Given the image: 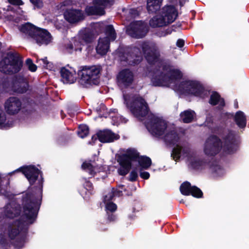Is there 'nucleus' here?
<instances>
[{"label": "nucleus", "mask_w": 249, "mask_h": 249, "mask_svg": "<svg viewBox=\"0 0 249 249\" xmlns=\"http://www.w3.org/2000/svg\"><path fill=\"white\" fill-rule=\"evenodd\" d=\"M180 191L183 195H192L196 197H200L202 195L201 191L196 186H191L188 182L183 183L180 187Z\"/></svg>", "instance_id": "nucleus-20"}, {"label": "nucleus", "mask_w": 249, "mask_h": 249, "mask_svg": "<svg viewBox=\"0 0 249 249\" xmlns=\"http://www.w3.org/2000/svg\"><path fill=\"white\" fill-rule=\"evenodd\" d=\"M83 14L79 10L68 9L64 13L66 20L71 23L77 22L83 19Z\"/></svg>", "instance_id": "nucleus-24"}, {"label": "nucleus", "mask_w": 249, "mask_h": 249, "mask_svg": "<svg viewBox=\"0 0 249 249\" xmlns=\"http://www.w3.org/2000/svg\"><path fill=\"white\" fill-rule=\"evenodd\" d=\"M36 62L39 63L40 65L47 69L52 70L53 68V64L48 61L46 57L40 59H37Z\"/></svg>", "instance_id": "nucleus-36"}, {"label": "nucleus", "mask_w": 249, "mask_h": 249, "mask_svg": "<svg viewBox=\"0 0 249 249\" xmlns=\"http://www.w3.org/2000/svg\"><path fill=\"white\" fill-rule=\"evenodd\" d=\"M89 128L87 125L81 124L79 126L77 134L80 138H85L89 134Z\"/></svg>", "instance_id": "nucleus-35"}, {"label": "nucleus", "mask_w": 249, "mask_h": 249, "mask_svg": "<svg viewBox=\"0 0 249 249\" xmlns=\"http://www.w3.org/2000/svg\"><path fill=\"white\" fill-rule=\"evenodd\" d=\"M235 121L239 127L243 128L246 125V118L244 113L239 111L236 112L235 115Z\"/></svg>", "instance_id": "nucleus-34"}, {"label": "nucleus", "mask_w": 249, "mask_h": 249, "mask_svg": "<svg viewBox=\"0 0 249 249\" xmlns=\"http://www.w3.org/2000/svg\"><path fill=\"white\" fill-rule=\"evenodd\" d=\"M138 178V173L136 170H132L129 175V180L135 181Z\"/></svg>", "instance_id": "nucleus-39"}, {"label": "nucleus", "mask_w": 249, "mask_h": 249, "mask_svg": "<svg viewBox=\"0 0 249 249\" xmlns=\"http://www.w3.org/2000/svg\"><path fill=\"white\" fill-rule=\"evenodd\" d=\"M180 118L185 123H190L195 116V113L191 110H185L180 113Z\"/></svg>", "instance_id": "nucleus-33"}, {"label": "nucleus", "mask_w": 249, "mask_h": 249, "mask_svg": "<svg viewBox=\"0 0 249 249\" xmlns=\"http://www.w3.org/2000/svg\"><path fill=\"white\" fill-rule=\"evenodd\" d=\"M6 111L10 114H15L18 112L21 108L20 101L16 97H10L6 100L4 105Z\"/></svg>", "instance_id": "nucleus-18"}, {"label": "nucleus", "mask_w": 249, "mask_h": 249, "mask_svg": "<svg viewBox=\"0 0 249 249\" xmlns=\"http://www.w3.org/2000/svg\"><path fill=\"white\" fill-rule=\"evenodd\" d=\"M84 187L85 189L88 191L89 194L92 193V191L93 189L92 185L90 182L86 181L85 183L84 184Z\"/></svg>", "instance_id": "nucleus-40"}, {"label": "nucleus", "mask_w": 249, "mask_h": 249, "mask_svg": "<svg viewBox=\"0 0 249 249\" xmlns=\"http://www.w3.org/2000/svg\"><path fill=\"white\" fill-rule=\"evenodd\" d=\"M124 103L131 112L137 118L142 120L148 113V106L141 97L124 95Z\"/></svg>", "instance_id": "nucleus-8"}, {"label": "nucleus", "mask_w": 249, "mask_h": 249, "mask_svg": "<svg viewBox=\"0 0 249 249\" xmlns=\"http://www.w3.org/2000/svg\"><path fill=\"white\" fill-rule=\"evenodd\" d=\"M5 239V233H3V231L1 230L0 231V244L4 243Z\"/></svg>", "instance_id": "nucleus-45"}, {"label": "nucleus", "mask_w": 249, "mask_h": 249, "mask_svg": "<svg viewBox=\"0 0 249 249\" xmlns=\"http://www.w3.org/2000/svg\"><path fill=\"white\" fill-rule=\"evenodd\" d=\"M122 191L120 189L112 188L107 191L104 198V203L105 205L106 210L108 212H113L117 209L116 205L111 200L115 196H120L122 195Z\"/></svg>", "instance_id": "nucleus-15"}, {"label": "nucleus", "mask_w": 249, "mask_h": 249, "mask_svg": "<svg viewBox=\"0 0 249 249\" xmlns=\"http://www.w3.org/2000/svg\"><path fill=\"white\" fill-rule=\"evenodd\" d=\"M62 81L65 84H73L77 79V73L73 67L67 66L60 70Z\"/></svg>", "instance_id": "nucleus-16"}, {"label": "nucleus", "mask_w": 249, "mask_h": 249, "mask_svg": "<svg viewBox=\"0 0 249 249\" xmlns=\"http://www.w3.org/2000/svg\"><path fill=\"white\" fill-rule=\"evenodd\" d=\"M137 160L142 169H147L151 164V159L145 156L139 157L137 151L134 149L129 148L126 150L124 153L120 155L117 160L120 165L118 172L120 175H126L131 167V162Z\"/></svg>", "instance_id": "nucleus-6"}, {"label": "nucleus", "mask_w": 249, "mask_h": 249, "mask_svg": "<svg viewBox=\"0 0 249 249\" xmlns=\"http://www.w3.org/2000/svg\"><path fill=\"white\" fill-rule=\"evenodd\" d=\"M150 25L153 27H161L167 25L161 14L154 17L149 21Z\"/></svg>", "instance_id": "nucleus-31"}, {"label": "nucleus", "mask_w": 249, "mask_h": 249, "mask_svg": "<svg viewBox=\"0 0 249 249\" xmlns=\"http://www.w3.org/2000/svg\"><path fill=\"white\" fill-rule=\"evenodd\" d=\"M114 0H96L94 6L86 8V12L89 15L102 16L105 14V8L113 4Z\"/></svg>", "instance_id": "nucleus-13"}, {"label": "nucleus", "mask_w": 249, "mask_h": 249, "mask_svg": "<svg viewBox=\"0 0 249 249\" xmlns=\"http://www.w3.org/2000/svg\"><path fill=\"white\" fill-rule=\"evenodd\" d=\"M41 199L40 192L37 195L27 194L24 198L23 211L21 215L23 223H21L19 221H16L9 226L8 234L11 239L14 238L19 234V229L21 230L24 229L27 225L34 222L40 205Z\"/></svg>", "instance_id": "nucleus-2"}, {"label": "nucleus", "mask_w": 249, "mask_h": 249, "mask_svg": "<svg viewBox=\"0 0 249 249\" xmlns=\"http://www.w3.org/2000/svg\"><path fill=\"white\" fill-rule=\"evenodd\" d=\"M24 244V240L23 239H21L20 241L16 240L14 243V246L16 248L20 249L21 248Z\"/></svg>", "instance_id": "nucleus-41"}, {"label": "nucleus", "mask_w": 249, "mask_h": 249, "mask_svg": "<svg viewBox=\"0 0 249 249\" xmlns=\"http://www.w3.org/2000/svg\"><path fill=\"white\" fill-rule=\"evenodd\" d=\"M20 212L19 205L15 201H12L4 207L3 213L6 217L13 219L17 217Z\"/></svg>", "instance_id": "nucleus-21"}, {"label": "nucleus", "mask_w": 249, "mask_h": 249, "mask_svg": "<svg viewBox=\"0 0 249 249\" xmlns=\"http://www.w3.org/2000/svg\"><path fill=\"white\" fill-rule=\"evenodd\" d=\"M145 126L149 132L156 137L163 139L167 143L175 144L179 137L174 126L153 114L148 115Z\"/></svg>", "instance_id": "nucleus-4"}, {"label": "nucleus", "mask_w": 249, "mask_h": 249, "mask_svg": "<svg viewBox=\"0 0 249 249\" xmlns=\"http://www.w3.org/2000/svg\"><path fill=\"white\" fill-rule=\"evenodd\" d=\"M37 28L29 23L22 25L19 27L20 31L25 35L34 37Z\"/></svg>", "instance_id": "nucleus-28"}, {"label": "nucleus", "mask_w": 249, "mask_h": 249, "mask_svg": "<svg viewBox=\"0 0 249 249\" xmlns=\"http://www.w3.org/2000/svg\"><path fill=\"white\" fill-rule=\"evenodd\" d=\"M161 14L167 25L175 21L178 17V12L175 6L167 5L162 9Z\"/></svg>", "instance_id": "nucleus-19"}, {"label": "nucleus", "mask_w": 249, "mask_h": 249, "mask_svg": "<svg viewBox=\"0 0 249 249\" xmlns=\"http://www.w3.org/2000/svg\"><path fill=\"white\" fill-rule=\"evenodd\" d=\"M133 74L129 70L125 69L120 71L118 75L117 79L119 84L126 87L131 84L133 81Z\"/></svg>", "instance_id": "nucleus-23"}, {"label": "nucleus", "mask_w": 249, "mask_h": 249, "mask_svg": "<svg viewBox=\"0 0 249 249\" xmlns=\"http://www.w3.org/2000/svg\"><path fill=\"white\" fill-rule=\"evenodd\" d=\"M28 84L26 79L22 77L17 78L14 82L13 91L18 93L25 92L28 89Z\"/></svg>", "instance_id": "nucleus-25"}, {"label": "nucleus", "mask_w": 249, "mask_h": 249, "mask_svg": "<svg viewBox=\"0 0 249 249\" xmlns=\"http://www.w3.org/2000/svg\"><path fill=\"white\" fill-rule=\"evenodd\" d=\"M209 103L212 105H218L220 107L225 105L224 100L216 92H213L210 97Z\"/></svg>", "instance_id": "nucleus-32"}, {"label": "nucleus", "mask_w": 249, "mask_h": 249, "mask_svg": "<svg viewBox=\"0 0 249 249\" xmlns=\"http://www.w3.org/2000/svg\"><path fill=\"white\" fill-rule=\"evenodd\" d=\"M129 13L131 14V17L132 18H134L138 15L137 11L134 9H130Z\"/></svg>", "instance_id": "nucleus-46"}, {"label": "nucleus", "mask_w": 249, "mask_h": 249, "mask_svg": "<svg viewBox=\"0 0 249 249\" xmlns=\"http://www.w3.org/2000/svg\"><path fill=\"white\" fill-rule=\"evenodd\" d=\"M100 72V68L95 66L81 67L77 72L79 84L85 88L97 84Z\"/></svg>", "instance_id": "nucleus-9"}, {"label": "nucleus", "mask_w": 249, "mask_h": 249, "mask_svg": "<svg viewBox=\"0 0 249 249\" xmlns=\"http://www.w3.org/2000/svg\"><path fill=\"white\" fill-rule=\"evenodd\" d=\"M148 31L147 27L144 22L137 21L132 22L127 29V34L133 37L142 38Z\"/></svg>", "instance_id": "nucleus-14"}, {"label": "nucleus", "mask_w": 249, "mask_h": 249, "mask_svg": "<svg viewBox=\"0 0 249 249\" xmlns=\"http://www.w3.org/2000/svg\"><path fill=\"white\" fill-rule=\"evenodd\" d=\"M239 141L232 132H229L224 138V143L216 136H211L206 141L203 151L207 156H213L222 150L226 154H232L238 149Z\"/></svg>", "instance_id": "nucleus-5"}, {"label": "nucleus", "mask_w": 249, "mask_h": 249, "mask_svg": "<svg viewBox=\"0 0 249 249\" xmlns=\"http://www.w3.org/2000/svg\"><path fill=\"white\" fill-rule=\"evenodd\" d=\"M30 1L37 7L40 8L42 6V2L40 0H30Z\"/></svg>", "instance_id": "nucleus-43"}, {"label": "nucleus", "mask_w": 249, "mask_h": 249, "mask_svg": "<svg viewBox=\"0 0 249 249\" xmlns=\"http://www.w3.org/2000/svg\"><path fill=\"white\" fill-rule=\"evenodd\" d=\"M182 76L179 70L165 65L154 72L151 82L155 86L169 87L182 94L194 95L202 98L208 96V91L199 82L193 80L180 82Z\"/></svg>", "instance_id": "nucleus-1"}, {"label": "nucleus", "mask_w": 249, "mask_h": 249, "mask_svg": "<svg viewBox=\"0 0 249 249\" xmlns=\"http://www.w3.org/2000/svg\"><path fill=\"white\" fill-rule=\"evenodd\" d=\"M14 125V121L12 119L7 118L0 107V128H7Z\"/></svg>", "instance_id": "nucleus-29"}, {"label": "nucleus", "mask_w": 249, "mask_h": 249, "mask_svg": "<svg viewBox=\"0 0 249 249\" xmlns=\"http://www.w3.org/2000/svg\"><path fill=\"white\" fill-rule=\"evenodd\" d=\"M154 44L143 42L140 45L139 47H134L132 50V59L133 63L137 64L142 58V54L150 64L158 63L160 61L159 54L156 52Z\"/></svg>", "instance_id": "nucleus-7"}, {"label": "nucleus", "mask_w": 249, "mask_h": 249, "mask_svg": "<svg viewBox=\"0 0 249 249\" xmlns=\"http://www.w3.org/2000/svg\"><path fill=\"white\" fill-rule=\"evenodd\" d=\"M172 156L175 160L181 158L184 159L188 165L193 169L201 170L209 166L213 176L215 177H221L225 173L224 170L220 165L217 164L209 165L205 161L200 160L196 151L188 147H182L177 144L173 150Z\"/></svg>", "instance_id": "nucleus-3"}, {"label": "nucleus", "mask_w": 249, "mask_h": 249, "mask_svg": "<svg viewBox=\"0 0 249 249\" xmlns=\"http://www.w3.org/2000/svg\"><path fill=\"white\" fill-rule=\"evenodd\" d=\"M177 46L179 48H182L184 45V41L183 39H179L177 41Z\"/></svg>", "instance_id": "nucleus-47"}, {"label": "nucleus", "mask_w": 249, "mask_h": 249, "mask_svg": "<svg viewBox=\"0 0 249 249\" xmlns=\"http://www.w3.org/2000/svg\"><path fill=\"white\" fill-rule=\"evenodd\" d=\"M111 117L112 119V124L114 125H118L121 123H125L126 122L125 119L123 118L122 116H121Z\"/></svg>", "instance_id": "nucleus-37"}, {"label": "nucleus", "mask_w": 249, "mask_h": 249, "mask_svg": "<svg viewBox=\"0 0 249 249\" xmlns=\"http://www.w3.org/2000/svg\"><path fill=\"white\" fill-rule=\"evenodd\" d=\"M171 33V31L170 29L167 30L166 31L165 33L161 34L160 36H165L168 34H170Z\"/></svg>", "instance_id": "nucleus-48"}, {"label": "nucleus", "mask_w": 249, "mask_h": 249, "mask_svg": "<svg viewBox=\"0 0 249 249\" xmlns=\"http://www.w3.org/2000/svg\"><path fill=\"white\" fill-rule=\"evenodd\" d=\"M163 0H147V9L149 13H154L160 9Z\"/></svg>", "instance_id": "nucleus-30"}, {"label": "nucleus", "mask_w": 249, "mask_h": 249, "mask_svg": "<svg viewBox=\"0 0 249 249\" xmlns=\"http://www.w3.org/2000/svg\"><path fill=\"white\" fill-rule=\"evenodd\" d=\"M8 2L14 5H22L23 4V2L21 0H8Z\"/></svg>", "instance_id": "nucleus-42"}, {"label": "nucleus", "mask_w": 249, "mask_h": 249, "mask_svg": "<svg viewBox=\"0 0 249 249\" xmlns=\"http://www.w3.org/2000/svg\"><path fill=\"white\" fill-rule=\"evenodd\" d=\"M34 38L39 45H47L52 41L50 34L46 30L38 28L34 35Z\"/></svg>", "instance_id": "nucleus-22"}, {"label": "nucleus", "mask_w": 249, "mask_h": 249, "mask_svg": "<svg viewBox=\"0 0 249 249\" xmlns=\"http://www.w3.org/2000/svg\"><path fill=\"white\" fill-rule=\"evenodd\" d=\"M108 219L110 221H113L115 219V216L114 215H111L110 216H108Z\"/></svg>", "instance_id": "nucleus-49"}, {"label": "nucleus", "mask_w": 249, "mask_h": 249, "mask_svg": "<svg viewBox=\"0 0 249 249\" xmlns=\"http://www.w3.org/2000/svg\"><path fill=\"white\" fill-rule=\"evenodd\" d=\"M26 63L29 70L30 71L32 72L36 71L37 68L36 66L33 63V61L31 59H27L26 60Z\"/></svg>", "instance_id": "nucleus-38"}, {"label": "nucleus", "mask_w": 249, "mask_h": 249, "mask_svg": "<svg viewBox=\"0 0 249 249\" xmlns=\"http://www.w3.org/2000/svg\"><path fill=\"white\" fill-rule=\"evenodd\" d=\"M106 35L104 37H100L96 47V52L100 55H105L109 50V42L116 38L115 30L112 25H108L106 28Z\"/></svg>", "instance_id": "nucleus-12"}, {"label": "nucleus", "mask_w": 249, "mask_h": 249, "mask_svg": "<svg viewBox=\"0 0 249 249\" xmlns=\"http://www.w3.org/2000/svg\"><path fill=\"white\" fill-rule=\"evenodd\" d=\"M91 40L90 37L85 38L84 36L82 38L79 39L78 41L75 40L73 44H68L66 47L67 51L69 53H71L73 50L76 51H81L82 48L81 46L84 45V43L89 42Z\"/></svg>", "instance_id": "nucleus-26"}, {"label": "nucleus", "mask_w": 249, "mask_h": 249, "mask_svg": "<svg viewBox=\"0 0 249 249\" xmlns=\"http://www.w3.org/2000/svg\"><path fill=\"white\" fill-rule=\"evenodd\" d=\"M66 4H67V2H66V1H65V2H64V5H66Z\"/></svg>", "instance_id": "nucleus-51"}, {"label": "nucleus", "mask_w": 249, "mask_h": 249, "mask_svg": "<svg viewBox=\"0 0 249 249\" xmlns=\"http://www.w3.org/2000/svg\"><path fill=\"white\" fill-rule=\"evenodd\" d=\"M22 66L21 61L16 55L9 53L0 62V71L4 73L13 74L18 72Z\"/></svg>", "instance_id": "nucleus-10"}, {"label": "nucleus", "mask_w": 249, "mask_h": 249, "mask_svg": "<svg viewBox=\"0 0 249 249\" xmlns=\"http://www.w3.org/2000/svg\"><path fill=\"white\" fill-rule=\"evenodd\" d=\"M21 171L25 175L31 185L36 184L40 190L42 187L43 179L40 171L35 166L30 165L20 168L8 174L12 175L17 172Z\"/></svg>", "instance_id": "nucleus-11"}, {"label": "nucleus", "mask_w": 249, "mask_h": 249, "mask_svg": "<svg viewBox=\"0 0 249 249\" xmlns=\"http://www.w3.org/2000/svg\"><path fill=\"white\" fill-rule=\"evenodd\" d=\"M235 107L237 108L238 107H237V104H235Z\"/></svg>", "instance_id": "nucleus-52"}, {"label": "nucleus", "mask_w": 249, "mask_h": 249, "mask_svg": "<svg viewBox=\"0 0 249 249\" xmlns=\"http://www.w3.org/2000/svg\"><path fill=\"white\" fill-rule=\"evenodd\" d=\"M20 18H21V19H24V20H26V19H27L26 16H24H24H21V17H20Z\"/></svg>", "instance_id": "nucleus-50"}, {"label": "nucleus", "mask_w": 249, "mask_h": 249, "mask_svg": "<svg viewBox=\"0 0 249 249\" xmlns=\"http://www.w3.org/2000/svg\"><path fill=\"white\" fill-rule=\"evenodd\" d=\"M140 175L142 178L145 179H148L150 177V174L148 172L146 171L142 172L141 170L140 171Z\"/></svg>", "instance_id": "nucleus-44"}, {"label": "nucleus", "mask_w": 249, "mask_h": 249, "mask_svg": "<svg viewBox=\"0 0 249 249\" xmlns=\"http://www.w3.org/2000/svg\"><path fill=\"white\" fill-rule=\"evenodd\" d=\"M2 194H3L4 195V196H6V194H4V193L3 192H1Z\"/></svg>", "instance_id": "nucleus-53"}, {"label": "nucleus", "mask_w": 249, "mask_h": 249, "mask_svg": "<svg viewBox=\"0 0 249 249\" xmlns=\"http://www.w3.org/2000/svg\"><path fill=\"white\" fill-rule=\"evenodd\" d=\"M83 170L88 172L90 177H93L99 171L98 168L95 166V163L91 161H85L82 165Z\"/></svg>", "instance_id": "nucleus-27"}, {"label": "nucleus", "mask_w": 249, "mask_h": 249, "mask_svg": "<svg viewBox=\"0 0 249 249\" xmlns=\"http://www.w3.org/2000/svg\"><path fill=\"white\" fill-rule=\"evenodd\" d=\"M120 136L118 134L112 132L111 130L106 129L100 131L97 133L96 136L92 137V140L94 141L98 138L102 142H111L115 140L119 139Z\"/></svg>", "instance_id": "nucleus-17"}]
</instances>
